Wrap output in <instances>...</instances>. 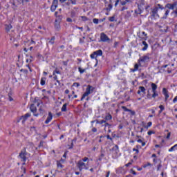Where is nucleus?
<instances>
[{"label": "nucleus", "mask_w": 177, "mask_h": 177, "mask_svg": "<svg viewBox=\"0 0 177 177\" xmlns=\"http://www.w3.org/2000/svg\"><path fill=\"white\" fill-rule=\"evenodd\" d=\"M165 100H168V97H169V95H168V93L167 94H165Z\"/></svg>", "instance_id": "obj_59"}, {"label": "nucleus", "mask_w": 177, "mask_h": 177, "mask_svg": "<svg viewBox=\"0 0 177 177\" xmlns=\"http://www.w3.org/2000/svg\"><path fill=\"white\" fill-rule=\"evenodd\" d=\"M111 9H113V5L109 4L108 7L106 8V10H107L108 12H110V10H111Z\"/></svg>", "instance_id": "obj_31"}, {"label": "nucleus", "mask_w": 177, "mask_h": 177, "mask_svg": "<svg viewBox=\"0 0 177 177\" xmlns=\"http://www.w3.org/2000/svg\"><path fill=\"white\" fill-rule=\"evenodd\" d=\"M66 21H68V23H73V19L71 18H67Z\"/></svg>", "instance_id": "obj_53"}, {"label": "nucleus", "mask_w": 177, "mask_h": 177, "mask_svg": "<svg viewBox=\"0 0 177 177\" xmlns=\"http://www.w3.org/2000/svg\"><path fill=\"white\" fill-rule=\"evenodd\" d=\"M93 22L94 23V24H99V19H96V18H94L93 19Z\"/></svg>", "instance_id": "obj_37"}, {"label": "nucleus", "mask_w": 177, "mask_h": 177, "mask_svg": "<svg viewBox=\"0 0 177 177\" xmlns=\"http://www.w3.org/2000/svg\"><path fill=\"white\" fill-rule=\"evenodd\" d=\"M17 2L19 3H22L23 5H24V0H17Z\"/></svg>", "instance_id": "obj_60"}, {"label": "nucleus", "mask_w": 177, "mask_h": 177, "mask_svg": "<svg viewBox=\"0 0 177 177\" xmlns=\"http://www.w3.org/2000/svg\"><path fill=\"white\" fill-rule=\"evenodd\" d=\"M52 118H53V115H52V112L48 113V116L45 121V124H48L50 122L52 121Z\"/></svg>", "instance_id": "obj_13"}, {"label": "nucleus", "mask_w": 177, "mask_h": 177, "mask_svg": "<svg viewBox=\"0 0 177 177\" xmlns=\"http://www.w3.org/2000/svg\"><path fill=\"white\" fill-rule=\"evenodd\" d=\"M55 27L57 30H60V22L57 21V19H55Z\"/></svg>", "instance_id": "obj_20"}, {"label": "nucleus", "mask_w": 177, "mask_h": 177, "mask_svg": "<svg viewBox=\"0 0 177 177\" xmlns=\"http://www.w3.org/2000/svg\"><path fill=\"white\" fill-rule=\"evenodd\" d=\"M29 117H31V114L28 113L25 114L24 116H21V120H22V124H24V122L27 121V118Z\"/></svg>", "instance_id": "obj_12"}, {"label": "nucleus", "mask_w": 177, "mask_h": 177, "mask_svg": "<svg viewBox=\"0 0 177 177\" xmlns=\"http://www.w3.org/2000/svg\"><path fill=\"white\" fill-rule=\"evenodd\" d=\"M92 132H97V129H96V127H93L92 129Z\"/></svg>", "instance_id": "obj_61"}, {"label": "nucleus", "mask_w": 177, "mask_h": 177, "mask_svg": "<svg viewBox=\"0 0 177 177\" xmlns=\"http://www.w3.org/2000/svg\"><path fill=\"white\" fill-rule=\"evenodd\" d=\"M61 111H62V112L67 111V103H65V104H63V106L61 109Z\"/></svg>", "instance_id": "obj_23"}, {"label": "nucleus", "mask_w": 177, "mask_h": 177, "mask_svg": "<svg viewBox=\"0 0 177 177\" xmlns=\"http://www.w3.org/2000/svg\"><path fill=\"white\" fill-rule=\"evenodd\" d=\"M133 151H136V154H139V149H136L133 148Z\"/></svg>", "instance_id": "obj_56"}, {"label": "nucleus", "mask_w": 177, "mask_h": 177, "mask_svg": "<svg viewBox=\"0 0 177 177\" xmlns=\"http://www.w3.org/2000/svg\"><path fill=\"white\" fill-rule=\"evenodd\" d=\"M122 110H124V111H127L129 112L131 109H129L128 108H127V106H122Z\"/></svg>", "instance_id": "obj_40"}, {"label": "nucleus", "mask_w": 177, "mask_h": 177, "mask_svg": "<svg viewBox=\"0 0 177 177\" xmlns=\"http://www.w3.org/2000/svg\"><path fill=\"white\" fill-rule=\"evenodd\" d=\"M176 102H177V96L175 97L174 98V100H173V102H174V103H176Z\"/></svg>", "instance_id": "obj_64"}, {"label": "nucleus", "mask_w": 177, "mask_h": 177, "mask_svg": "<svg viewBox=\"0 0 177 177\" xmlns=\"http://www.w3.org/2000/svg\"><path fill=\"white\" fill-rule=\"evenodd\" d=\"M100 41L101 42H107V41H110V38L106 35L104 32L100 33Z\"/></svg>", "instance_id": "obj_8"}, {"label": "nucleus", "mask_w": 177, "mask_h": 177, "mask_svg": "<svg viewBox=\"0 0 177 177\" xmlns=\"http://www.w3.org/2000/svg\"><path fill=\"white\" fill-rule=\"evenodd\" d=\"M88 160H89V158H88L87 157H84L82 160H80V161H82V162H86Z\"/></svg>", "instance_id": "obj_45"}, {"label": "nucleus", "mask_w": 177, "mask_h": 177, "mask_svg": "<svg viewBox=\"0 0 177 177\" xmlns=\"http://www.w3.org/2000/svg\"><path fill=\"white\" fill-rule=\"evenodd\" d=\"M27 151H26V149L24 151H21L19 153V157L21 158V161H24V162H26L27 161Z\"/></svg>", "instance_id": "obj_5"}, {"label": "nucleus", "mask_w": 177, "mask_h": 177, "mask_svg": "<svg viewBox=\"0 0 177 177\" xmlns=\"http://www.w3.org/2000/svg\"><path fill=\"white\" fill-rule=\"evenodd\" d=\"M141 92L142 93H144V95H146V88H145V86H140L139 87V90L137 92L138 95H140Z\"/></svg>", "instance_id": "obj_14"}, {"label": "nucleus", "mask_w": 177, "mask_h": 177, "mask_svg": "<svg viewBox=\"0 0 177 177\" xmlns=\"http://www.w3.org/2000/svg\"><path fill=\"white\" fill-rule=\"evenodd\" d=\"M57 165L58 168H63V165H62V163H60V162H57Z\"/></svg>", "instance_id": "obj_46"}, {"label": "nucleus", "mask_w": 177, "mask_h": 177, "mask_svg": "<svg viewBox=\"0 0 177 177\" xmlns=\"http://www.w3.org/2000/svg\"><path fill=\"white\" fill-rule=\"evenodd\" d=\"M94 53H95V56L97 57V56H102L103 55V51L102 50H97L96 51H94Z\"/></svg>", "instance_id": "obj_18"}, {"label": "nucleus", "mask_w": 177, "mask_h": 177, "mask_svg": "<svg viewBox=\"0 0 177 177\" xmlns=\"http://www.w3.org/2000/svg\"><path fill=\"white\" fill-rule=\"evenodd\" d=\"M45 143V141H40V143L38 146L39 148L44 147V144Z\"/></svg>", "instance_id": "obj_41"}, {"label": "nucleus", "mask_w": 177, "mask_h": 177, "mask_svg": "<svg viewBox=\"0 0 177 177\" xmlns=\"http://www.w3.org/2000/svg\"><path fill=\"white\" fill-rule=\"evenodd\" d=\"M104 126L105 127V128H109V129H110L111 125L110 124H109L107 122H106L104 124Z\"/></svg>", "instance_id": "obj_35"}, {"label": "nucleus", "mask_w": 177, "mask_h": 177, "mask_svg": "<svg viewBox=\"0 0 177 177\" xmlns=\"http://www.w3.org/2000/svg\"><path fill=\"white\" fill-rule=\"evenodd\" d=\"M57 3H59L58 0H53L52 6L50 7L51 12H55L56 10V8H57Z\"/></svg>", "instance_id": "obj_9"}, {"label": "nucleus", "mask_w": 177, "mask_h": 177, "mask_svg": "<svg viewBox=\"0 0 177 177\" xmlns=\"http://www.w3.org/2000/svg\"><path fill=\"white\" fill-rule=\"evenodd\" d=\"M77 167L79 169V171H82V169H88V166H86L82 160H79L77 162Z\"/></svg>", "instance_id": "obj_3"}, {"label": "nucleus", "mask_w": 177, "mask_h": 177, "mask_svg": "<svg viewBox=\"0 0 177 177\" xmlns=\"http://www.w3.org/2000/svg\"><path fill=\"white\" fill-rule=\"evenodd\" d=\"M30 111H32V113H37V106H35V105L34 104H30Z\"/></svg>", "instance_id": "obj_16"}, {"label": "nucleus", "mask_w": 177, "mask_h": 177, "mask_svg": "<svg viewBox=\"0 0 177 177\" xmlns=\"http://www.w3.org/2000/svg\"><path fill=\"white\" fill-rule=\"evenodd\" d=\"M152 122H149L147 123V126H145V128H146L147 129V128H150V127L152 125Z\"/></svg>", "instance_id": "obj_39"}, {"label": "nucleus", "mask_w": 177, "mask_h": 177, "mask_svg": "<svg viewBox=\"0 0 177 177\" xmlns=\"http://www.w3.org/2000/svg\"><path fill=\"white\" fill-rule=\"evenodd\" d=\"M153 94L151 95V93H150V90H148L147 91V97L148 99H151V97H153V99H156V97H157V96H158V93H157L156 91H152Z\"/></svg>", "instance_id": "obj_7"}, {"label": "nucleus", "mask_w": 177, "mask_h": 177, "mask_svg": "<svg viewBox=\"0 0 177 177\" xmlns=\"http://www.w3.org/2000/svg\"><path fill=\"white\" fill-rule=\"evenodd\" d=\"M168 15H169V10H167L165 11V13L164 16L162 17V19H167V17H168Z\"/></svg>", "instance_id": "obj_26"}, {"label": "nucleus", "mask_w": 177, "mask_h": 177, "mask_svg": "<svg viewBox=\"0 0 177 177\" xmlns=\"http://www.w3.org/2000/svg\"><path fill=\"white\" fill-rule=\"evenodd\" d=\"M151 89H152V92L157 91V84H156L154 83H151Z\"/></svg>", "instance_id": "obj_21"}, {"label": "nucleus", "mask_w": 177, "mask_h": 177, "mask_svg": "<svg viewBox=\"0 0 177 177\" xmlns=\"http://www.w3.org/2000/svg\"><path fill=\"white\" fill-rule=\"evenodd\" d=\"M111 150L113 151L112 158L114 159L118 158V153L120 152V150L118 149V145H115Z\"/></svg>", "instance_id": "obj_4"}, {"label": "nucleus", "mask_w": 177, "mask_h": 177, "mask_svg": "<svg viewBox=\"0 0 177 177\" xmlns=\"http://www.w3.org/2000/svg\"><path fill=\"white\" fill-rule=\"evenodd\" d=\"M112 118L113 117L111 116V115L109 113L105 116L104 120L106 121V122H107V121H110L111 120H112Z\"/></svg>", "instance_id": "obj_19"}, {"label": "nucleus", "mask_w": 177, "mask_h": 177, "mask_svg": "<svg viewBox=\"0 0 177 177\" xmlns=\"http://www.w3.org/2000/svg\"><path fill=\"white\" fill-rule=\"evenodd\" d=\"M128 2H131V0H125L124 1H120V3H121L122 6H125V5H127V3H128Z\"/></svg>", "instance_id": "obj_24"}, {"label": "nucleus", "mask_w": 177, "mask_h": 177, "mask_svg": "<svg viewBox=\"0 0 177 177\" xmlns=\"http://www.w3.org/2000/svg\"><path fill=\"white\" fill-rule=\"evenodd\" d=\"M150 60V54H147L141 57H140L138 62H142V63H146Z\"/></svg>", "instance_id": "obj_6"}, {"label": "nucleus", "mask_w": 177, "mask_h": 177, "mask_svg": "<svg viewBox=\"0 0 177 177\" xmlns=\"http://www.w3.org/2000/svg\"><path fill=\"white\" fill-rule=\"evenodd\" d=\"M78 70H79V73H80V74H84V73L85 71V69H82V68H81V67H79Z\"/></svg>", "instance_id": "obj_38"}, {"label": "nucleus", "mask_w": 177, "mask_h": 177, "mask_svg": "<svg viewBox=\"0 0 177 177\" xmlns=\"http://www.w3.org/2000/svg\"><path fill=\"white\" fill-rule=\"evenodd\" d=\"M68 64V62L67 61H63L64 66H67Z\"/></svg>", "instance_id": "obj_63"}, {"label": "nucleus", "mask_w": 177, "mask_h": 177, "mask_svg": "<svg viewBox=\"0 0 177 177\" xmlns=\"http://www.w3.org/2000/svg\"><path fill=\"white\" fill-rule=\"evenodd\" d=\"M39 111H40L41 114H44V113H45V110L42 109V107L39 109Z\"/></svg>", "instance_id": "obj_50"}, {"label": "nucleus", "mask_w": 177, "mask_h": 177, "mask_svg": "<svg viewBox=\"0 0 177 177\" xmlns=\"http://www.w3.org/2000/svg\"><path fill=\"white\" fill-rule=\"evenodd\" d=\"M135 13L137 15H141L142 14V10H140V8H138V10H135Z\"/></svg>", "instance_id": "obj_36"}, {"label": "nucleus", "mask_w": 177, "mask_h": 177, "mask_svg": "<svg viewBox=\"0 0 177 177\" xmlns=\"http://www.w3.org/2000/svg\"><path fill=\"white\" fill-rule=\"evenodd\" d=\"M128 8L126 6H123L121 9V12H124V10H127Z\"/></svg>", "instance_id": "obj_54"}, {"label": "nucleus", "mask_w": 177, "mask_h": 177, "mask_svg": "<svg viewBox=\"0 0 177 177\" xmlns=\"http://www.w3.org/2000/svg\"><path fill=\"white\" fill-rule=\"evenodd\" d=\"M55 74H60V71L57 70V68H56L54 71L53 75H55Z\"/></svg>", "instance_id": "obj_44"}, {"label": "nucleus", "mask_w": 177, "mask_h": 177, "mask_svg": "<svg viewBox=\"0 0 177 177\" xmlns=\"http://www.w3.org/2000/svg\"><path fill=\"white\" fill-rule=\"evenodd\" d=\"M93 89H95L93 88V86L88 85L86 89V92L82 95V96L81 97V100L85 99V97H86V96H89V95H91V93H92V92H93Z\"/></svg>", "instance_id": "obj_2"}, {"label": "nucleus", "mask_w": 177, "mask_h": 177, "mask_svg": "<svg viewBox=\"0 0 177 177\" xmlns=\"http://www.w3.org/2000/svg\"><path fill=\"white\" fill-rule=\"evenodd\" d=\"M147 167H151V163L148 162L147 163L142 165V168H147Z\"/></svg>", "instance_id": "obj_32"}, {"label": "nucleus", "mask_w": 177, "mask_h": 177, "mask_svg": "<svg viewBox=\"0 0 177 177\" xmlns=\"http://www.w3.org/2000/svg\"><path fill=\"white\" fill-rule=\"evenodd\" d=\"M177 3L174 2L172 4L171 3H167L164 8V9H171V10H174L175 9V6H176Z\"/></svg>", "instance_id": "obj_10"}, {"label": "nucleus", "mask_w": 177, "mask_h": 177, "mask_svg": "<svg viewBox=\"0 0 177 177\" xmlns=\"http://www.w3.org/2000/svg\"><path fill=\"white\" fill-rule=\"evenodd\" d=\"M35 103L37 104V106H39V104H41V103H42V101H41V100H37V98H35Z\"/></svg>", "instance_id": "obj_28"}, {"label": "nucleus", "mask_w": 177, "mask_h": 177, "mask_svg": "<svg viewBox=\"0 0 177 177\" xmlns=\"http://www.w3.org/2000/svg\"><path fill=\"white\" fill-rule=\"evenodd\" d=\"M158 9L164 10L165 8L161 4H157L153 8H152L151 12V19L152 20H156V19L160 18V15H158Z\"/></svg>", "instance_id": "obj_1"}, {"label": "nucleus", "mask_w": 177, "mask_h": 177, "mask_svg": "<svg viewBox=\"0 0 177 177\" xmlns=\"http://www.w3.org/2000/svg\"><path fill=\"white\" fill-rule=\"evenodd\" d=\"M139 38H141V39H145V41H146V39H147V34H146V32H142L141 33H140L138 35Z\"/></svg>", "instance_id": "obj_15"}, {"label": "nucleus", "mask_w": 177, "mask_h": 177, "mask_svg": "<svg viewBox=\"0 0 177 177\" xmlns=\"http://www.w3.org/2000/svg\"><path fill=\"white\" fill-rule=\"evenodd\" d=\"M46 82V77H41L40 81V85H41V86H44Z\"/></svg>", "instance_id": "obj_22"}, {"label": "nucleus", "mask_w": 177, "mask_h": 177, "mask_svg": "<svg viewBox=\"0 0 177 177\" xmlns=\"http://www.w3.org/2000/svg\"><path fill=\"white\" fill-rule=\"evenodd\" d=\"M109 21H115V17L113 16V17H109Z\"/></svg>", "instance_id": "obj_43"}, {"label": "nucleus", "mask_w": 177, "mask_h": 177, "mask_svg": "<svg viewBox=\"0 0 177 177\" xmlns=\"http://www.w3.org/2000/svg\"><path fill=\"white\" fill-rule=\"evenodd\" d=\"M106 120H102L100 121V124L102 125V124H105Z\"/></svg>", "instance_id": "obj_58"}, {"label": "nucleus", "mask_w": 177, "mask_h": 177, "mask_svg": "<svg viewBox=\"0 0 177 177\" xmlns=\"http://www.w3.org/2000/svg\"><path fill=\"white\" fill-rule=\"evenodd\" d=\"M159 109H160L161 111H164V110H165V108L163 106V105H160Z\"/></svg>", "instance_id": "obj_51"}, {"label": "nucleus", "mask_w": 177, "mask_h": 177, "mask_svg": "<svg viewBox=\"0 0 177 177\" xmlns=\"http://www.w3.org/2000/svg\"><path fill=\"white\" fill-rule=\"evenodd\" d=\"M162 93L164 95H166L167 93H168V91L167 90V88H163Z\"/></svg>", "instance_id": "obj_49"}, {"label": "nucleus", "mask_w": 177, "mask_h": 177, "mask_svg": "<svg viewBox=\"0 0 177 177\" xmlns=\"http://www.w3.org/2000/svg\"><path fill=\"white\" fill-rule=\"evenodd\" d=\"M90 57H91V59H95V60H97V59H96V53L93 52L91 55Z\"/></svg>", "instance_id": "obj_29"}, {"label": "nucleus", "mask_w": 177, "mask_h": 177, "mask_svg": "<svg viewBox=\"0 0 177 177\" xmlns=\"http://www.w3.org/2000/svg\"><path fill=\"white\" fill-rule=\"evenodd\" d=\"M129 113H131V115H135L136 113L134 111H132L130 109V111H129Z\"/></svg>", "instance_id": "obj_57"}, {"label": "nucleus", "mask_w": 177, "mask_h": 177, "mask_svg": "<svg viewBox=\"0 0 177 177\" xmlns=\"http://www.w3.org/2000/svg\"><path fill=\"white\" fill-rule=\"evenodd\" d=\"M162 167V165H161V163H160L158 167H157V171H160V169H161V167Z\"/></svg>", "instance_id": "obj_52"}, {"label": "nucleus", "mask_w": 177, "mask_h": 177, "mask_svg": "<svg viewBox=\"0 0 177 177\" xmlns=\"http://www.w3.org/2000/svg\"><path fill=\"white\" fill-rule=\"evenodd\" d=\"M57 18H58V20H62V19H63V16H62V15H58L57 17Z\"/></svg>", "instance_id": "obj_62"}, {"label": "nucleus", "mask_w": 177, "mask_h": 177, "mask_svg": "<svg viewBox=\"0 0 177 177\" xmlns=\"http://www.w3.org/2000/svg\"><path fill=\"white\" fill-rule=\"evenodd\" d=\"M176 146H177V144L175 145L174 146L171 147L169 149V151L171 152V151H175V150H177Z\"/></svg>", "instance_id": "obj_25"}, {"label": "nucleus", "mask_w": 177, "mask_h": 177, "mask_svg": "<svg viewBox=\"0 0 177 177\" xmlns=\"http://www.w3.org/2000/svg\"><path fill=\"white\" fill-rule=\"evenodd\" d=\"M81 18L82 21H87L88 20V17H86V16H82Z\"/></svg>", "instance_id": "obj_42"}, {"label": "nucleus", "mask_w": 177, "mask_h": 177, "mask_svg": "<svg viewBox=\"0 0 177 177\" xmlns=\"http://www.w3.org/2000/svg\"><path fill=\"white\" fill-rule=\"evenodd\" d=\"M68 1L72 3V5H77V1L75 0H68Z\"/></svg>", "instance_id": "obj_47"}, {"label": "nucleus", "mask_w": 177, "mask_h": 177, "mask_svg": "<svg viewBox=\"0 0 177 177\" xmlns=\"http://www.w3.org/2000/svg\"><path fill=\"white\" fill-rule=\"evenodd\" d=\"M48 42L51 45H53V44H55V37H51V39H50V41Z\"/></svg>", "instance_id": "obj_33"}, {"label": "nucleus", "mask_w": 177, "mask_h": 177, "mask_svg": "<svg viewBox=\"0 0 177 177\" xmlns=\"http://www.w3.org/2000/svg\"><path fill=\"white\" fill-rule=\"evenodd\" d=\"M104 157H106V151L104 149H101L100 155L98 158V161H102V160H103V158H104Z\"/></svg>", "instance_id": "obj_11"}, {"label": "nucleus", "mask_w": 177, "mask_h": 177, "mask_svg": "<svg viewBox=\"0 0 177 177\" xmlns=\"http://www.w3.org/2000/svg\"><path fill=\"white\" fill-rule=\"evenodd\" d=\"M6 31H10V30H12V25L11 24L6 25Z\"/></svg>", "instance_id": "obj_27"}, {"label": "nucleus", "mask_w": 177, "mask_h": 177, "mask_svg": "<svg viewBox=\"0 0 177 177\" xmlns=\"http://www.w3.org/2000/svg\"><path fill=\"white\" fill-rule=\"evenodd\" d=\"M142 45L144 46V47L142 48V50H147V48H149V44H147V42H146L145 41H142Z\"/></svg>", "instance_id": "obj_17"}, {"label": "nucleus", "mask_w": 177, "mask_h": 177, "mask_svg": "<svg viewBox=\"0 0 177 177\" xmlns=\"http://www.w3.org/2000/svg\"><path fill=\"white\" fill-rule=\"evenodd\" d=\"M73 86H76L77 88H78V86H80V83H77V82L73 83Z\"/></svg>", "instance_id": "obj_55"}, {"label": "nucleus", "mask_w": 177, "mask_h": 177, "mask_svg": "<svg viewBox=\"0 0 177 177\" xmlns=\"http://www.w3.org/2000/svg\"><path fill=\"white\" fill-rule=\"evenodd\" d=\"M71 17H75V11H71Z\"/></svg>", "instance_id": "obj_48"}, {"label": "nucleus", "mask_w": 177, "mask_h": 177, "mask_svg": "<svg viewBox=\"0 0 177 177\" xmlns=\"http://www.w3.org/2000/svg\"><path fill=\"white\" fill-rule=\"evenodd\" d=\"M139 70V65L138 64H136L134 66V69H133V73H135V71H138Z\"/></svg>", "instance_id": "obj_30"}, {"label": "nucleus", "mask_w": 177, "mask_h": 177, "mask_svg": "<svg viewBox=\"0 0 177 177\" xmlns=\"http://www.w3.org/2000/svg\"><path fill=\"white\" fill-rule=\"evenodd\" d=\"M74 142H77V139L72 140L71 145L69 149H73L74 147Z\"/></svg>", "instance_id": "obj_34"}]
</instances>
